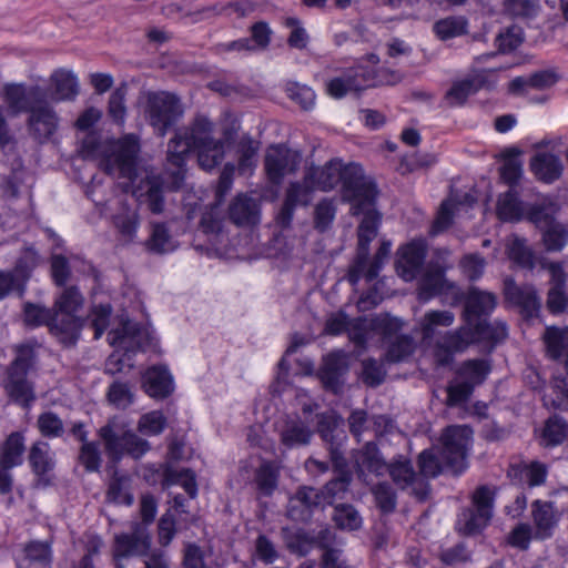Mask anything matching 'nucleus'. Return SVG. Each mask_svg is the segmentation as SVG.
<instances>
[{"mask_svg":"<svg viewBox=\"0 0 568 568\" xmlns=\"http://www.w3.org/2000/svg\"><path fill=\"white\" fill-rule=\"evenodd\" d=\"M139 151V140L134 134L104 142H97L93 135H88L80 150L83 158L97 160L108 174L123 180L121 183L125 192H132L140 201L145 197L150 210L160 213L163 210L162 190L154 176L138 172Z\"/></svg>","mask_w":568,"mask_h":568,"instance_id":"f257e3e1","label":"nucleus"},{"mask_svg":"<svg viewBox=\"0 0 568 568\" xmlns=\"http://www.w3.org/2000/svg\"><path fill=\"white\" fill-rule=\"evenodd\" d=\"M463 325L466 335L478 344L495 347L507 335V326L503 322L491 324L490 315L497 306V297L494 293L481 291L476 286H469L463 294Z\"/></svg>","mask_w":568,"mask_h":568,"instance_id":"f03ea898","label":"nucleus"},{"mask_svg":"<svg viewBox=\"0 0 568 568\" xmlns=\"http://www.w3.org/2000/svg\"><path fill=\"white\" fill-rule=\"evenodd\" d=\"M398 74L385 67L356 64L344 68L338 75L326 81V93L334 99H343L348 93H359L369 88L393 85Z\"/></svg>","mask_w":568,"mask_h":568,"instance_id":"7ed1b4c3","label":"nucleus"},{"mask_svg":"<svg viewBox=\"0 0 568 568\" xmlns=\"http://www.w3.org/2000/svg\"><path fill=\"white\" fill-rule=\"evenodd\" d=\"M342 201L351 205V213L358 216L364 206L376 205L378 187L374 180L365 175L362 164L345 163L339 182Z\"/></svg>","mask_w":568,"mask_h":568,"instance_id":"20e7f679","label":"nucleus"},{"mask_svg":"<svg viewBox=\"0 0 568 568\" xmlns=\"http://www.w3.org/2000/svg\"><path fill=\"white\" fill-rule=\"evenodd\" d=\"M83 296L75 287L65 288L54 302L53 312L59 316V324H52L51 334L63 345H74L83 327L84 320L77 316L83 305Z\"/></svg>","mask_w":568,"mask_h":568,"instance_id":"39448f33","label":"nucleus"},{"mask_svg":"<svg viewBox=\"0 0 568 568\" xmlns=\"http://www.w3.org/2000/svg\"><path fill=\"white\" fill-rule=\"evenodd\" d=\"M491 372V363L486 358L466 359L455 371V379L446 388L449 407L460 406L469 400L477 386L485 383Z\"/></svg>","mask_w":568,"mask_h":568,"instance_id":"423d86ee","label":"nucleus"},{"mask_svg":"<svg viewBox=\"0 0 568 568\" xmlns=\"http://www.w3.org/2000/svg\"><path fill=\"white\" fill-rule=\"evenodd\" d=\"M36 353L29 344L16 347V358L9 368L6 389L9 396L22 406H29L34 400V392L28 381V372L33 367Z\"/></svg>","mask_w":568,"mask_h":568,"instance_id":"0eeeda50","label":"nucleus"},{"mask_svg":"<svg viewBox=\"0 0 568 568\" xmlns=\"http://www.w3.org/2000/svg\"><path fill=\"white\" fill-rule=\"evenodd\" d=\"M109 341L115 349L105 362V372L114 375L132 366L131 354L141 347V332L135 323L126 321L109 333Z\"/></svg>","mask_w":568,"mask_h":568,"instance_id":"6e6552de","label":"nucleus"},{"mask_svg":"<svg viewBox=\"0 0 568 568\" xmlns=\"http://www.w3.org/2000/svg\"><path fill=\"white\" fill-rule=\"evenodd\" d=\"M473 434L468 425H449L444 428L440 435V458L445 466L455 471H463L466 468Z\"/></svg>","mask_w":568,"mask_h":568,"instance_id":"1a4fd4ad","label":"nucleus"},{"mask_svg":"<svg viewBox=\"0 0 568 568\" xmlns=\"http://www.w3.org/2000/svg\"><path fill=\"white\" fill-rule=\"evenodd\" d=\"M495 497V491L487 485H480L473 491L471 507L462 513L464 535H479L489 526L494 515Z\"/></svg>","mask_w":568,"mask_h":568,"instance_id":"9d476101","label":"nucleus"},{"mask_svg":"<svg viewBox=\"0 0 568 568\" xmlns=\"http://www.w3.org/2000/svg\"><path fill=\"white\" fill-rule=\"evenodd\" d=\"M140 105L155 132L165 135L174 118V97L165 92H149L140 98Z\"/></svg>","mask_w":568,"mask_h":568,"instance_id":"9b49d317","label":"nucleus"},{"mask_svg":"<svg viewBox=\"0 0 568 568\" xmlns=\"http://www.w3.org/2000/svg\"><path fill=\"white\" fill-rule=\"evenodd\" d=\"M359 215H363V219L357 229L356 253L351 262V276L353 281L358 278V273L369 254L371 242L375 239L382 221V214L376 210L375 205L364 206Z\"/></svg>","mask_w":568,"mask_h":568,"instance_id":"f8f14e48","label":"nucleus"},{"mask_svg":"<svg viewBox=\"0 0 568 568\" xmlns=\"http://www.w3.org/2000/svg\"><path fill=\"white\" fill-rule=\"evenodd\" d=\"M498 84V77L493 70H479L462 80L454 81L445 93V99L450 104L463 106L470 95L480 90L494 91Z\"/></svg>","mask_w":568,"mask_h":568,"instance_id":"ddd939ff","label":"nucleus"},{"mask_svg":"<svg viewBox=\"0 0 568 568\" xmlns=\"http://www.w3.org/2000/svg\"><path fill=\"white\" fill-rule=\"evenodd\" d=\"M428 246L424 239H414L402 244L396 252L395 270L405 282L414 281L422 272Z\"/></svg>","mask_w":568,"mask_h":568,"instance_id":"4468645a","label":"nucleus"},{"mask_svg":"<svg viewBox=\"0 0 568 568\" xmlns=\"http://www.w3.org/2000/svg\"><path fill=\"white\" fill-rule=\"evenodd\" d=\"M504 297L511 306L519 310L525 321L537 318L541 308V300L534 285H518L514 278L504 281Z\"/></svg>","mask_w":568,"mask_h":568,"instance_id":"2eb2a0df","label":"nucleus"},{"mask_svg":"<svg viewBox=\"0 0 568 568\" xmlns=\"http://www.w3.org/2000/svg\"><path fill=\"white\" fill-rule=\"evenodd\" d=\"M329 460L335 476L323 488L318 489L322 493L324 504L327 505H331L336 497H342L348 490L352 481V471L344 456V450L336 447L332 448Z\"/></svg>","mask_w":568,"mask_h":568,"instance_id":"dca6fc26","label":"nucleus"},{"mask_svg":"<svg viewBox=\"0 0 568 568\" xmlns=\"http://www.w3.org/2000/svg\"><path fill=\"white\" fill-rule=\"evenodd\" d=\"M322 493L311 486H300L290 497L286 515L293 521L308 523L316 510L324 506Z\"/></svg>","mask_w":568,"mask_h":568,"instance_id":"f3484780","label":"nucleus"},{"mask_svg":"<svg viewBox=\"0 0 568 568\" xmlns=\"http://www.w3.org/2000/svg\"><path fill=\"white\" fill-rule=\"evenodd\" d=\"M101 436L105 442V448L113 458H119L128 453L135 458L141 457L149 450V443L132 432H126L121 436L115 435L110 426L101 429Z\"/></svg>","mask_w":568,"mask_h":568,"instance_id":"a211bd4d","label":"nucleus"},{"mask_svg":"<svg viewBox=\"0 0 568 568\" xmlns=\"http://www.w3.org/2000/svg\"><path fill=\"white\" fill-rule=\"evenodd\" d=\"M528 169L537 182L547 185L558 181L564 173L561 159L550 151L535 152L529 159Z\"/></svg>","mask_w":568,"mask_h":568,"instance_id":"6ab92c4d","label":"nucleus"},{"mask_svg":"<svg viewBox=\"0 0 568 568\" xmlns=\"http://www.w3.org/2000/svg\"><path fill=\"white\" fill-rule=\"evenodd\" d=\"M465 333V328L447 331L436 342L434 355L439 365H449L456 353L466 351L470 345H479Z\"/></svg>","mask_w":568,"mask_h":568,"instance_id":"aec40b11","label":"nucleus"},{"mask_svg":"<svg viewBox=\"0 0 568 568\" xmlns=\"http://www.w3.org/2000/svg\"><path fill=\"white\" fill-rule=\"evenodd\" d=\"M345 162L339 158L328 160L324 165H311L305 171V181H311L315 190L331 192L339 185Z\"/></svg>","mask_w":568,"mask_h":568,"instance_id":"412c9836","label":"nucleus"},{"mask_svg":"<svg viewBox=\"0 0 568 568\" xmlns=\"http://www.w3.org/2000/svg\"><path fill=\"white\" fill-rule=\"evenodd\" d=\"M348 371L346 358L341 353H329L323 358L318 371V378L324 389L339 394L343 388V378Z\"/></svg>","mask_w":568,"mask_h":568,"instance_id":"4be33fe9","label":"nucleus"},{"mask_svg":"<svg viewBox=\"0 0 568 568\" xmlns=\"http://www.w3.org/2000/svg\"><path fill=\"white\" fill-rule=\"evenodd\" d=\"M151 539L145 526L135 524L132 534L115 537L114 556L116 558L144 556L150 549Z\"/></svg>","mask_w":568,"mask_h":568,"instance_id":"5701e85b","label":"nucleus"},{"mask_svg":"<svg viewBox=\"0 0 568 568\" xmlns=\"http://www.w3.org/2000/svg\"><path fill=\"white\" fill-rule=\"evenodd\" d=\"M229 220L236 226H255L261 220L260 204L246 193H239L227 209Z\"/></svg>","mask_w":568,"mask_h":568,"instance_id":"b1692460","label":"nucleus"},{"mask_svg":"<svg viewBox=\"0 0 568 568\" xmlns=\"http://www.w3.org/2000/svg\"><path fill=\"white\" fill-rule=\"evenodd\" d=\"M529 204L521 199L518 189H508L497 197L496 216L503 223H519L525 220Z\"/></svg>","mask_w":568,"mask_h":568,"instance_id":"393cba45","label":"nucleus"},{"mask_svg":"<svg viewBox=\"0 0 568 568\" xmlns=\"http://www.w3.org/2000/svg\"><path fill=\"white\" fill-rule=\"evenodd\" d=\"M39 87L27 88L23 84L9 83L3 88V99L11 113L17 114L23 111H30L42 97Z\"/></svg>","mask_w":568,"mask_h":568,"instance_id":"a878e982","label":"nucleus"},{"mask_svg":"<svg viewBox=\"0 0 568 568\" xmlns=\"http://www.w3.org/2000/svg\"><path fill=\"white\" fill-rule=\"evenodd\" d=\"M531 517L539 539H548L559 523L556 504L551 500L535 499L531 503Z\"/></svg>","mask_w":568,"mask_h":568,"instance_id":"bb28decb","label":"nucleus"},{"mask_svg":"<svg viewBox=\"0 0 568 568\" xmlns=\"http://www.w3.org/2000/svg\"><path fill=\"white\" fill-rule=\"evenodd\" d=\"M281 466L276 460L262 459L253 471L252 484L258 497L270 498L278 488Z\"/></svg>","mask_w":568,"mask_h":568,"instance_id":"cd10ccee","label":"nucleus"},{"mask_svg":"<svg viewBox=\"0 0 568 568\" xmlns=\"http://www.w3.org/2000/svg\"><path fill=\"white\" fill-rule=\"evenodd\" d=\"M358 476L365 473L382 476L386 471V462L375 442H367L353 455Z\"/></svg>","mask_w":568,"mask_h":568,"instance_id":"c85d7f7f","label":"nucleus"},{"mask_svg":"<svg viewBox=\"0 0 568 568\" xmlns=\"http://www.w3.org/2000/svg\"><path fill=\"white\" fill-rule=\"evenodd\" d=\"M538 445L545 449H551L568 440V423L558 414L545 419L539 432H535Z\"/></svg>","mask_w":568,"mask_h":568,"instance_id":"c756f323","label":"nucleus"},{"mask_svg":"<svg viewBox=\"0 0 568 568\" xmlns=\"http://www.w3.org/2000/svg\"><path fill=\"white\" fill-rule=\"evenodd\" d=\"M523 151L517 146L505 149L501 154L499 179L508 189H518L524 178V162L520 159Z\"/></svg>","mask_w":568,"mask_h":568,"instance_id":"7c9ffc66","label":"nucleus"},{"mask_svg":"<svg viewBox=\"0 0 568 568\" xmlns=\"http://www.w3.org/2000/svg\"><path fill=\"white\" fill-rule=\"evenodd\" d=\"M194 149L197 155L199 166L211 172L217 168L225 156L223 141L212 136L194 138Z\"/></svg>","mask_w":568,"mask_h":568,"instance_id":"2f4dec72","label":"nucleus"},{"mask_svg":"<svg viewBox=\"0 0 568 568\" xmlns=\"http://www.w3.org/2000/svg\"><path fill=\"white\" fill-rule=\"evenodd\" d=\"M390 247L392 244L389 241H382L373 257L371 258L369 254L367 255V258L362 266L361 272L358 273V278H356V281H353L351 276L349 264L345 276L349 285L356 286L361 280H365L367 283L375 281L379 276V273L382 272L386 261L390 255Z\"/></svg>","mask_w":568,"mask_h":568,"instance_id":"473e14b6","label":"nucleus"},{"mask_svg":"<svg viewBox=\"0 0 568 568\" xmlns=\"http://www.w3.org/2000/svg\"><path fill=\"white\" fill-rule=\"evenodd\" d=\"M142 387L152 398H164L173 392V376L164 366L150 367L142 377Z\"/></svg>","mask_w":568,"mask_h":568,"instance_id":"72a5a7b5","label":"nucleus"},{"mask_svg":"<svg viewBox=\"0 0 568 568\" xmlns=\"http://www.w3.org/2000/svg\"><path fill=\"white\" fill-rule=\"evenodd\" d=\"M290 150L284 145H272L264 158V170L267 181L273 185H280L288 169Z\"/></svg>","mask_w":568,"mask_h":568,"instance_id":"f704fd0d","label":"nucleus"},{"mask_svg":"<svg viewBox=\"0 0 568 568\" xmlns=\"http://www.w3.org/2000/svg\"><path fill=\"white\" fill-rule=\"evenodd\" d=\"M29 125L38 139H48L57 128V116L52 109L39 102L31 106Z\"/></svg>","mask_w":568,"mask_h":568,"instance_id":"c9c22d12","label":"nucleus"},{"mask_svg":"<svg viewBox=\"0 0 568 568\" xmlns=\"http://www.w3.org/2000/svg\"><path fill=\"white\" fill-rule=\"evenodd\" d=\"M383 362L387 364H399L407 362L416 349V343L412 335L399 334L394 339L385 343Z\"/></svg>","mask_w":568,"mask_h":568,"instance_id":"e433bc0d","label":"nucleus"},{"mask_svg":"<svg viewBox=\"0 0 568 568\" xmlns=\"http://www.w3.org/2000/svg\"><path fill=\"white\" fill-rule=\"evenodd\" d=\"M50 80L53 88V100L64 101L74 99L77 97L78 78L72 71L67 69H58L51 74Z\"/></svg>","mask_w":568,"mask_h":568,"instance_id":"4c0bfd02","label":"nucleus"},{"mask_svg":"<svg viewBox=\"0 0 568 568\" xmlns=\"http://www.w3.org/2000/svg\"><path fill=\"white\" fill-rule=\"evenodd\" d=\"M547 356L559 361L568 354V326H547L542 336Z\"/></svg>","mask_w":568,"mask_h":568,"instance_id":"58836bf2","label":"nucleus"},{"mask_svg":"<svg viewBox=\"0 0 568 568\" xmlns=\"http://www.w3.org/2000/svg\"><path fill=\"white\" fill-rule=\"evenodd\" d=\"M317 433L327 444L328 455L332 448L343 450V442L346 436L337 429V417L334 414L322 413L317 415Z\"/></svg>","mask_w":568,"mask_h":568,"instance_id":"ea45409f","label":"nucleus"},{"mask_svg":"<svg viewBox=\"0 0 568 568\" xmlns=\"http://www.w3.org/2000/svg\"><path fill=\"white\" fill-rule=\"evenodd\" d=\"M468 20L464 16H448L433 24V32L440 41H448L468 33Z\"/></svg>","mask_w":568,"mask_h":568,"instance_id":"a19ab883","label":"nucleus"},{"mask_svg":"<svg viewBox=\"0 0 568 568\" xmlns=\"http://www.w3.org/2000/svg\"><path fill=\"white\" fill-rule=\"evenodd\" d=\"M24 449V436L19 432L10 434L0 448V465L3 468L20 466Z\"/></svg>","mask_w":568,"mask_h":568,"instance_id":"79ce46f5","label":"nucleus"},{"mask_svg":"<svg viewBox=\"0 0 568 568\" xmlns=\"http://www.w3.org/2000/svg\"><path fill=\"white\" fill-rule=\"evenodd\" d=\"M446 277L442 270L428 271L423 275L417 284V297L422 302H428L432 298L443 294L446 288Z\"/></svg>","mask_w":568,"mask_h":568,"instance_id":"37998d69","label":"nucleus"},{"mask_svg":"<svg viewBox=\"0 0 568 568\" xmlns=\"http://www.w3.org/2000/svg\"><path fill=\"white\" fill-rule=\"evenodd\" d=\"M386 470L394 484L400 489L410 486L416 479V473L409 458L397 455L389 464L386 463Z\"/></svg>","mask_w":568,"mask_h":568,"instance_id":"c03bdc74","label":"nucleus"},{"mask_svg":"<svg viewBox=\"0 0 568 568\" xmlns=\"http://www.w3.org/2000/svg\"><path fill=\"white\" fill-rule=\"evenodd\" d=\"M455 322V315L447 310H432L424 314L420 321V334L423 341L427 342L435 337L436 327H449Z\"/></svg>","mask_w":568,"mask_h":568,"instance_id":"a18cd8bd","label":"nucleus"},{"mask_svg":"<svg viewBox=\"0 0 568 568\" xmlns=\"http://www.w3.org/2000/svg\"><path fill=\"white\" fill-rule=\"evenodd\" d=\"M556 213L557 209L551 202L530 203L524 221L531 223L540 232L557 220Z\"/></svg>","mask_w":568,"mask_h":568,"instance_id":"49530a36","label":"nucleus"},{"mask_svg":"<svg viewBox=\"0 0 568 568\" xmlns=\"http://www.w3.org/2000/svg\"><path fill=\"white\" fill-rule=\"evenodd\" d=\"M20 568H50L51 551L47 542L32 541L24 549Z\"/></svg>","mask_w":568,"mask_h":568,"instance_id":"de8ad7c7","label":"nucleus"},{"mask_svg":"<svg viewBox=\"0 0 568 568\" xmlns=\"http://www.w3.org/2000/svg\"><path fill=\"white\" fill-rule=\"evenodd\" d=\"M404 322L397 316L389 313H383L371 320V329L382 336L384 343L394 339L397 335L402 334Z\"/></svg>","mask_w":568,"mask_h":568,"instance_id":"09e8293b","label":"nucleus"},{"mask_svg":"<svg viewBox=\"0 0 568 568\" xmlns=\"http://www.w3.org/2000/svg\"><path fill=\"white\" fill-rule=\"evenodd\" d=\"M540 233L547 252H560L568 244V230L557 220Z\"/></svg>","mask_w":568,"mask_h":568,"instance_id":"8fccbe9b","label":"nucleus"},{"mask_svg":"<svg viewBox=\"0 0 568 568\" xmlns=\"http://www.w3.org/2000/svg\"><path fill=\"white\" fill-rule=\"evenodd\" d=\"M29 460L33 471L39 476L45 475L54 466L53 456L50 450V447L44 442H38L32 445L30 449Z\"/></svg>","mask_w":568,"mask_h":568,"instance_id":"3c124183","label":"nucleus"},{"mask_svg":"<svg viewBox=\"0 0 568 568\" xmlns=\"http://www.w3.org/2000/svg\"><path fill=\"white\" fill-rule=\"evenodd\" d=\"M24 322L29 326L45 325L51 332L52 324H59V316L54 315L53 310H49L39 304L27 303L23 308Z\"/></svg>","mask_w":568,"mask_h":568,"instance_id":"603ef678","label":"nucleus"},{"mask_svg":"<svg viewBox=\"0 0 568 568\" xmlns=\"http://www.w3.org/2000/svg\"><path fill=\"white\" fill-rule=\"evenodd\" d=\"M333 520L337 528L343 530H357L362 526V517L351 504H339L334 508Z\"/></svg>","mask_w":568,"mask_h":568,"instance_id":"864d4df0","label":"nucleus"},{"mask_svg":"<svg viewBox=\"0 0 568 568\" xmlns=\"http://www.w3.org/2000/svg\"><path fill=\"white\" fill-rule=\"evenodd\" d=\"M455 210L456 205L450 200H444L440 203L429 227V234L432 236L439 235L450 229L454 223Z\"/></svg>","mask_w":568,"mask_h":568,"instance_id":"5fc2aeb1","label":"nucleus"},{"mask_svg":"<svg viewBox=\"0 0 568 568\" xmlns=\"http://www.w3.org/2000/svg\"><path fill=\"white\" fill-rule=\"evenodd\" d=\"M372 494L376 507L382 514H392L397 505V496L390 484L386 481L377 483L372 488Z\"/></svg>","mask_w":568,"mask_h":568,"instance_id":"6e6d98bb","label":"nucleus"},{"mask_svg":"<svg viewBox=\"0 0 568 568\" xmlns=\"http://www.w3.org/2000/svg\"><path fill=\"white\" fill-rule=\"evenodd\" d=\"M336 216V206L331 199H322L314 207V229L318 233H325L333 224Z\"/></svg>","mask_w":568,"mask_h":568,"instance_id":"4d7b16f0","label":"nucleus"},{"mask_svg":"<svg viewBox=\"0 0 568 568\" xmlns=\"http://www.w3.org/2000/svg\"><path fill=\"white\" fill-rule=\"evenodd\" d=\"M311 438L312 432L310 428L298 423L288 425L281 433V443L287 448L307 445L311 442Z\"/></svg>","mask_w":568,"mask_h":568,"instance_id":"13d9d810","label":"nucleus"},{"mask_svg":"<svg viewBox=\"0 0 568 568\" xmlns=\"http://www.w3.org/2000/svg\"><path fill=\"white\" fill-rule=\"evenodd\" d=\"M509 258L520 267L532 270L535 267V253L527 246L524 239H515L508 250Z\"/></svg>","mask_w":568,"mask_h":568,"instance_id":"bf43d9fd","label":"nucleus"},{"mask_svg":"<svg viewBox=\"0 0 568 568\" xmlns=\"http://www.w3.org/2000/svg\"><path fill=\"white\" fill-rule=\"evenodd\" d=\"M258 146L250 135L243 136L239 143L237 169L240 173H245L256 166V154Z\"/></svg>","mask_w":568,"mask_h":568,"instance_id":"052dcab7","label":"nucleus"},{"mask_svg":"<svg viewBox=\"0 0 568 568\" xmlns=\"http://www.w3.org/2000/svg\"><path fill=\"white\" fill-rule=\"evenodd\" d=\"M287 97L297 103L303 110L310 111L315 105L316 94L311 87L290 82L286 87Z\"/></svg>","mask_w":568,"mask_h":568,"instance_id":"680f3d73","label":"nucleus"},{"mask_svg":"<svg viewBox=\"0 0 568 568\" xmlns=\"http://www.w3.org/2000/svg\"><path fill=\"white\" fill-rule=\"evenodd\" d=\"M211 10L219 16H231L234 13L236 18L242 19L248 17L256 10V3L254 0H234L224 4H214Z\"/></svg>","mask_w":568,"mask_h":568,"instance_id":"e2e57ef3","label":"nucleus"},{"mask_svg":"<svg viewBox=\"0 0 568 568\" xmlns=\"http://www.w3.org/2000/svg\"><path fill=\"white\" fill-rule=\"evenodd\" d=\"M386 377V371L374 357H368L362 362L363 383L368 387L382 385Z\"/></svg>","mask_w":568,"mask_h":568,"instance_id":"0e129e2a","label":"nucleus"},{"mask_svg":"<svg viewBox=\"0 0 568 568\" xmlns=\"http://www.w3.org/2000/svg\"><path fill=\"white\" fill-rule=\"evenodd\" d=\"M443 460L438 457L433 448L424 449L417 457L419 473L427 478H435L443 470Z\"/></svg>","mask_w":568,"mask_h":568,"instance_id":"69168bd1","label":"nucleus"},{"mask_svg":"<svg viewBox=\"0 0 568 568\" xmlns=\"http://www.w3.org/2000/svg\"><path fill=\"white\" fill-rule=\"evenodd\" d=\"M485 258L478 253L465 254L459 262L463 274L470 281L479 280L485 272Z\"/></svg>","mask_w":568,"mask_h":568,"instance_id":"338daca9","label":"nucleus"},{"mask_svg":"<svg viewBox=\"0 0 568 568\" xmlns=\"http://www.w3.org/2000/svg\"><path fill=\"white\" fill-rule=\"evenodd\" d=\"M371 324L367 325V320L364 316L351 318L347 329V336L352 343L358 348H366L368 343V334L371 332Z\"/></svg>","mask_w":568,"mask_h":568,"instance_id":"774afa93","label":"nucleus"}]
</instances>
